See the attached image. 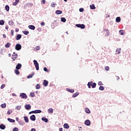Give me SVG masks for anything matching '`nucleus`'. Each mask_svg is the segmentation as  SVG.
Instances as JSON below:
<instances>
[{"instance_id":"f3484780","label":"nucleus","mask_w":131,"mask_h":131,"mask_svg":"<svg viewBox=\"0 0 131 131\" xmlns=\"http://www.w3.org/2000/svg\"><path fill=\"white\" fill-rule=\"evenodd\" d=\"M18 56V54H15L14 55H12V59H13V61H15V59L17 58V57Z\"/></svg>"},{"instance_id":"4468645a","label":"nucleus","mask_w":131,"mask_h":131,"mask_svg":"<svg viewBox=\"0 0 131 131\" xmlns=\"http://www.w3.org/2000/svg\"><path fill=\"white\" fill-rule=\"evenodd\" d=\"M24 118L25 122H26L27 123H28L29 122V119H28V117L24 116Z\"/></svg>"},{"instance_id":"f257e3e1","label":"nucleus","mask_w":131,"mask_h":131,"mask_svg":"<svg viewBox=\"0 0 131 131\" xmlns=\"http://www.w3.org/2000/svg\"><path fill=\"white\" fill-rule=\"evenodd\" d=\"M87 85L89 89H91V86H92V89H95L97 85V84L95 82L93 83V81H91L88 82Z\"/></svg>"},{"instance_id":"774afa93","label":"nucleus","mask_w":131,"mask_h":131,"mask_svg":"<svg viewBox=\"0 0 131 131\" xmlns=\"http://www.w3.org/2000/svg\"><path fill=\"white\" fill-rule=\"evenodd\" d=\"M3 37L4 38H6L7 37V36H6V34H3Z\"/></svg>"},{"instance_id":"09e8293b","label":"nucleus","mask_w":131,"mask_h":131,"mask_svg":"<svg viewBox=\"0 0 131 131\" xmlns=\"http://www.w3.org/2000/svg\"><path fill=\"white\" fill-rule=\"evenodd\" d=\"M5 86H6V84H2V85H1V89L2 90H3V89H4Z\"/></svg>"},{"instance_id":"e433bc0d","label":"nucleus","mask_w":131,"mask_h":131,"mask_svg":"<svg viewBox=\"0 0 131 131\" xmlns=\"http://www.w3.org/2000/svg\"><path fill=\"white\" fill-rule=\"evenodd\" d=\"M13 113V111L12 110H9L7 112V115H10L11 113Z\"/></svg>"},{"instance_id":"6e6552de","label":"nucleus","mask_w":131,"mask_h":131,"mask_svg":"<svg viewBox=\"0 0 131 131\" xmlns=\"http://www.w3.org/2000/svg\"><path fill=\"white\" fill-rule=\"evenodd\" d=\"M84 124L87 125V126H90L91 125V121L90 120H86L84 122Z\"/></svg>"},{"instance_id":"c03bdc74","label":"nucleus","mask_w":131,"mask_h":131,"mask_svg":"<svg viewBox=\"0 0 131 131\" xmlns=\"http://www.w3.org/2000/svg\"><path fill=\"white\" fill-rule=\"evenodd\" d=\"M36 90H39L40 89V85H39V84H37L36 85Z\"/></svg>"},{"instance_id":"20e7f679","label":"nucleus","mask_w":131,"mask_h":131,"mask_svg":"<svg viewBox=\"0 0 131 131\" xmlns=\"http://www.w3.org/2000/svg\"><path fill=\"white\" fill-rule=\"evenodd\" d=\"M19 97L20 98H21V99H27L28 98L27 95H26V94L24 93H20L19 95Z\"/></svg>"},{"instance_id":"3c124183","label":"nucleus","mask_w":131,"mask_h":131,"mask_svg":"<svg viewBox=\"0 0 131 131\" xmlns=\"http://www.w3.org/2000/svg\"><path fill=\"white\" fill-rule=\"evenodd\" d=\"M121 31H122V30H120L119 31V33H120V35H124V33L121 32Z\"/></svg>"},{"instance_id":"69168bd1","label":"nucleus","mask_w":131,"mask_h":131,"mask_svg":"<svg viewBox=\"0 0 131 131\" xmlns=\"http://www.w3.org/2000/svg\"><path fill=\"white\" fill-rule=\"evenodd\" d=\"M16 121H18V122H19V118L18 117L16 118Z\"/></svg>"},{"instance_id":"58836bf2","label":"nucleus","mask_w":131,"mask_h":131,"mask_svg":"<svg viewBox=\"0 0 131 131\" xmlns=\"http://www.w3.org/2000/svg\"><path fill=\"white\" fill-rule=\"evenodd\" d=\"M15 73L16 74V75H19V74H20V72H19V71L16 69L15 70Z\"/></svg>"},{"instance_id":"2eb2a0df","label":"nucleus","mask_w":131,"mask_h":131,"mask_svg":"<svg viewBox=\"0 0 131 131\" xmlns=\"http://www.w3.org/2000/svg\"><path fill=\"white\" fill-rule=\"evenodd\" d=\"M41 120H42V121H44L45 122H46V123L49 122V119L43 117L41 118Z\"/></svg>"},{"instance_id":"f8f14e48","label":"nucleus","mask_w":131,"mask_h":131,"mask_svg":"<svg viewBox=\"0 0 131 131\" xmlns=\"http://www.w3.org/2000/svg\"><path fill=\"white\" fill-rule=\"evenodd\" d=\"M22 37V35L21 34H17L16 37V40H19L21 39V38Z\"/></svg>"},{"instance_id":"72a5a7b5","label":"nucleus","mask_w":131,"mask_h":131,"mask_svg":"<svg viewBox=\"0 0 131 131\" xmlns=\"http://www.w3.org/2000/svg\"><path fill=\"white\" fill-rule=\"evenodd\" d=\"M48 112H49V113H53L54 110H53V108H50L48 110Z\"/></svg>"},{"instance_id":"5701e85b","label":"nucleus","mask_w":131,"mask_h":131,"mask_svg":"<svg viewBox=\"0 0 131 131\" xmlns=\"http://www.w3.org/2000/svg\"><path fill=\"white\" fill-rule=\"evenodd\" d=\"M85 112L88 113V114H90L91 113V111L90 109H89V108L86 107L85 108Z\"/></svg>"},{"instance_id":"e2e57ef3","label":"nucleus","mask_w":131,"mask_h":131,"mask_svg":"<svg viewBox=\"0 0 131 131\" xmlns=\"http://www.w3.org/2000/svg\"><path fill=\"white\" fill-rule=\"evenodd\" d=\"M19 32V29H16L15 32Z\"/></svg>"},{"instance_id":"0e129e2a","label":"nucleus","mask_w":131,"mask_h":131,"mask_svg":"<svg viewBox=\"0 0 131 131\" xmlns=\"http://www.w3.org/2000/svg\"><path fill=\"white\" fill-rule=\"evenodd\" d=\"M12 96H13V97H16V96H17V95H16V94L13 93Z\"/></svg>"},{"instance_id":"7c9ffc66","label":"nucleus","mask_w":131,"mask_h":131,"mask_svg":"<svg viewBox=\"0 0 131 131\" xmlns=\"http://www.w3.org/2000/svg\"><path fill=\"white\" fill-rule=\"evenodd\" d=\"M21 105H17L15 107V110H20L21 109Z\"/></svg>"},{"instance_id":"c756f323","label":"nucleus","mask_w":131,"mask_h":131,"mask_svg":"<svg viewBox=\"0 0 131 131\" xmlns=\"http://www.w3.org/2000/svg\"><path fill=\"white\" fill-rule=\"evenodd\" d=\"M5 10H6L7 12H9V11H10V7L9 6V5L5 6Z\"/></svg>"},{"instance_id":"4be33fe9","label":"nucleus","mask_w":131,"mask_h":131,"mask_svg":"<svg viewBox=\"0 0 131 131\" xmlns=\"http://www.w3.org/2000/svg\"><path fill=\"white\" fill-rule=\"evenodd\" d=\"M121 48H118L116 51V53L117 54V55H119V54H120V51H121Z\"/></svg>"},{"instance_id":"37998d69","label":"nucleus","mask_w":131,"mask_h":131,"mask_svg":"<svg viewBox=\"0 0 131 131\" xmlns=\"http://www.w3.org/2000/svg\"><path fill=\"white\" fill-rule=\"evenodd\" d=\"M99 90L100 91H104V90H105V89L104 88V86H100L99 88Z\"/></svg>"},{"instance_id":"338daca9","label":"nucleus","mask_w":131,"mask_h":131,"mask_svg":"<svg viewBox=\"0 0 131 131\" xmlns=\"http://www.w3.org/2000/svg\"><path fill=\"white\" fill-rule=\"evenodd\" d=\"M59 131H63V128H59Z\"/></svg>"},{"instance_id":"052dcab7","label":"nucleus","mask_w":131,"mask_h":131,"mask_svg":"<svg viewBox=\"0 0 131 131\" xmlns=\"http://www.w3.org/2000/svg\"><path fill=\"white\" fill-rule=\"evenodd\" d=\"M37 31L40 32V31H41V29L40 28H38L37 29Z\"/></svg>"},{"instance_id":"de8ad7c7","label":"nucleus","mask_w":131,"mask_h":131,"mask_svg":"<svg viewBox=\"0 0 131 131\" xmlns=\"http://www.w3.org/2000/svg\"><path fill=\"white\" fill-rule=\"evenodd\" d=\"M13 131H19V129L15 127L13 129Z\"/></svg>"},{"instance_id":"603ef678","label":"nucleus","mask_w":131,"mask_h":131,"mask_svg":"<svg viewBox=\"0 0 131 131\" xmlns=\"http://www.w3.org/2000/svg\"><path fill=\"white\" fill-rule=\"evenodd\" d=\"M11 34L12 36H13L14 35V30H11Z\"/></svg>"},{"instance_id":"393cba45","label":"nucleus","mask_w":131,"mask_h":131,"mask_svg":"<svg viewBox=\"0 0 131 131\" xmlns=\"http://www.w3.org/2000/svg\"><path fill=\"white\" fill-rule=\"evenodd\" d=\"M63 127L67 129H68V128H69V125H68L67 123H65L63 125Z\"/></svg>"},{"instance_id":"39448f33","label":"nucleus","mask_w":131,"mask_h":131,"mask_svg":"<svg viewBox=\"0 0 131 131\" xmlns=\"http://www.w3.org/2000/svg\"><path fill=\"white\" fill-rule=\"evenodd\" d=\"M22 49V46L20 43H17L15 46V50L16 51H20Z\"/></svg>"},{"instance_id":"a18cd8bd","label":"nucleus","mask_w":131,"mask_h":131,"mask_svg":"<svg viewBox=\"0 0 131 131\" xmlns=\"http://www.w3.org/2000/svg\"><path fill=\"white\" fill-rule=\"evenodd\" d=\"M30 96L32 98H33L34 97V96H35V94H34V93H31Z\"/></svg>"},{"instance_id":"6ab92c4d","label":"nucleus","mask_w":131,"mask_h":131,"mask_svg":"<svg viewBox=\"0 0 131 131\" xmlns=\"http://www.w3.org/2000/svg\"><path fill=\"white\" fill-rule=\"evenodd\" d=\"M18 124L20 125H25V122L22 120H20L18 121Z\"/></svg>"},{"instance_id":"ddd939ff","label":"nucleus","mask_w":131,"mask_h":131,"mask_svg":"<svg viewBox=\"0 0 131 131\" xmlns=\"http://www.w3.org/2000/svg\"><path fill=\"white\" fill-rule=\"evenodd\" d=\"M28 28H29V29H31V30H34V29H35V26L33 25H29L28 26Z\"/></svg>"},{"instance_id":"a19ab883","label":"nucleus","mask_w":131,"mask_h":131,"mask_svg":"<svg viewBox=\"0 0 131 131\" xmlns=\"http://www.w3.org/2000/svg\"><path fill=\"white\" fill-rule=\"evenodd\" d=\"M8 23L9 25H14V21L13 20H10Z\"/></svg>"},{"instance_id":"13d9d810","label":"nucleus","mask_w":131,"mask_h":131,"mask_svg":"<svg viewBox=\"0 0 131 131\" xmlns=\"http://www.w3.org/2000/svg\"><path fill=\"white\" fill-rule=\"evenodd\" d=\"M42 3L43 5H46V0H42Z\"/></svg>"},{"instance_id":"412c9836","label":"nucleus","mask_w":131,"mask_h":131,"mask_svg":"<svg viewBox=\"0 0 131 131\" xmlns=\"http://www.w3.org/2000/svg\"><path fill=\"white\" fill-rule=\"evenodd\" d=\"M120 21H121V18H120V17H116V22H117V23H119V22H120Z\"/></svg>"},{"instance_id":"4c0bfd02","label":"nucleus","mask_w":131,"mask_h":131,"mask_svg":"<svg viewBox=\"0 0 131 131\" xmlns=\"http://www.w3.org/2000/svg\"><path fill=\"white\" fill-rule=\"evenodd\" d=\"M1 107L2 108H6V107H7V104L6 103L2 104H1Z\"/></svg>"},{"instance_id":"5fc2aeb1","label":"nucleus","mask_w":131,"mask_h":131,"mask_svg":"<svg viewBox=\"0 0 131 131\" xmlns=\"http://www.w3.org/2000/svg\"><path fill=\"white\" fill-rule=\"evenodd\" d=\"M98 85H103V83H102V81L98 82Z\"/></svg>"},{"instance_id":"dca6fc26","label":"nucleus","mask_w":131,"mask_h":131,"mask_svg":"<svg viewBox=\"0 0 131 131\" xmlns=\"http://www.w3.org/2000/svg\"><path fill=\"white\" fill-rule=\"evenodd\" d=\"M66 91H67V92H69V93H71L72 94L73 93V92H74V90L70 89L69 88H67Z\"/></svg>"},{"instance_id":"680f3d73","label":"nucleus","mask_w":131,"mask_h":131,"mask_svg":"<svg viewBox=\"0 0 131 131\" xmlns=\"http://www.w3.org/2000/svg\"><path fill=\"white\" fill-rule=\"evenodd\" d=\"M5 29H7V30H8V29H9V26H6Z\"/></svg>"},{"instance_id":"864d4df0","label":"nucleus","mask_w":131,"mask_h":131,"mask_svg":"<svg viewBox=\"0 0 131 131\" xmlns=\"http://www.w3.org/2000/svg\"><path fill=\"white\" fill-rule=\"evenodd\" d=\"M43 70H44V71H45L46 72H48L49 71V70H48V68H46V67H45V68H43Z\"/></svg>"},{"instance_id":"6e6d98bb","label":"nucleus","mask_w":131,"mask_h":131,"mask_svg":"<svg viewBox=\"0 0 131 131\" xmlns=\"http://www.w3.org/2000/svg\"><path fill=\"white\" fill-rule=\"evenodd\" d=\"M39 49H40L39 46H37L36 48V51L39 50Z\"/></svg>"},{"instance_id":"423d86ee","label":"nucleus","mask_w":131,"mask_h":131,"mask_svg":"<svg viewBox=\"0 0 131 131\" xmlns=\"http://www.w3.org/2000/svg\"><path fill=\"white\" fill-rule=\"evenodd\" d=\"M76 27H78V28H81V29H84L85 28V25L84 24H76Z\"/></svg>"},{"instance_id":"c9c22d12","label":"nucleus","mask_w":131,"mask_h":131,"mask_svg":"<svg viewBox=\"0 0 131 131\" xmlns=\"http://www.w3.org/2000/svg\"><path fill=\"white\" fill-rule=\"evenodd\" d=\"M61 22L65 23V22H66V18H65V17H61Z\"/></svg>"},{"instance_id":"1a4fd4ad","label":"nucleus","mask_w":131,"mask_h":131,"mask_svg":"<svg viewBox=\"0 0 131 131\" xmlns=\"http://www.w3.org/2000/svg\"><path fill=\"white\" fill-rule=\"evenodd\" d=\"M25 108L26 110H30V109H31V105H30V104H26Z\"/></svg>"},{"instance_id":"f704fd0d","label":"nucleus","mask_w":131,"mask_h":131,"mask_svg":"<svg viewBox=\"0 0 131 131\" xmlns=\"http://www.w3.org/2000/svg\"><path fill=\"white\" fill-rule=\"evenodd\" d=\"M57 5L56 4V3L55 2H52L51 3V7H52V8H55V6H56Z\"/></svg>"},{"instance_id":"2f4dec72","label":"nucleus","mask_w":131,"mask_h":131,"mask_svg":"<svg viewBox=\"0 0 131 131\" xmlns=\"http://www.w3.org/2000/svg\"><path fill=\"white\" fill-rule=\"evenodd\" d=\"M23 33H24L25 35H27L29 34V32L28 31H23Z\"/></svg>"},{"instance_id":"7ed1b4c3","label":"nucleus","mask_w":131,"mask_h":131,"mask_svg":"<svg viewBox=\"0 0 131 131\" xmlns=\"http://www.w3.org/2000/svg\"><path fill=\"white\" fill-rule=\"evenodd\" d=\"M34 64L35 66L36 70H39V64H38V62H37V60H34Z\"/></svg>"},{"instance_id":"bf43d9fd","label":"nucleus","mask_w":131,"mask_h":131,"mask_svg":"<svg viewBox=\"0 0 131 131\" xmlns=\"http://www.w3.org/2000/svg\"><path fill=\"white\" fill-rule=\"evenodd\" d=\"M31 131H36V129H35V128H32L31 129Z\"/></svg>"},{"instance_id":"8fccbe9b","label":"nucleus","mask_w":131,"mask_h":131,"mask_svg":"<svg viewBox=\"0 0 131 131\" xmlns=\"http://www.w3.org/2000/svg\"><path fill=\"white\" fill-rule=\"evenodd\" d=\"M83 11H84V9L83 8L79 9V12H83Z\"/></svg>"},{"instance_id":"4d7b16f0","label":"nucleus","mask_w":131,"mask_h":131,"mask_svg":"<svg viewBox=\"0 0 131 131\" xmlns=\"http://www.w3.org/2000/svg\"><path fill=\"white\" fill-rule=\"evenodd\" d=\"M45 25H46V24L45 23V22H41V26H45Z\"/></svg>"},{"instance_id":"c85d7f7f","label":"nucleus","mask_w":131,"mask_h":131,"mask_svg":"<svg viewBox=\"0 0 131 131\" xmlns=\"http://www.w3.org/2000/svg\"><path fill=\"white\" fill-rule=\"evenodd\" d=\"M0 128L1 129H5L6 128V125L4 124L0 125Z\"/></svg>"},{"instance_id":"b1692460","label":"nucleus","mask_w":131,"mask_h":131,"mask_svg":"<svg viewBox=\"0 0 131 131\" xmlns=\"http://www.w3.org/2000/svg\"><path fill=\"white\" fill-rule=\"evenodd\" d=\"M62 13V12L61 10H56L55 12V13L57 14V15H61Z\"/></svg>"},{"instance_id":"ea45409f","label":"nucleus","mask_w":131,"mask_h":131,"mask_svg":"<svg viewBox=\"0 0 131 131\" xmlns=\"http://www.w3.org/2000/svg\"><path fill=\"white\" fill-rule=\"evenodd\" d=\"M103 30L104 31H105V32H106V34L107 36L109 35L110 33H109V30H108V29H104Z\"/></svg>"},{"instance_id":"a211bd4d","label":"nucleus","mask_w":131,"mask_h":131,"mask_svg":"<svg viewBox=\"0 0 131 131\" xmlns=\"http://www.w3.org/2000/svg\"><path fill=\"white\" fill-rule=\"evenodd\" d=\"M34 76V72H33L31 74H30L27 76V78L28 79L32 78V77H33Z\"/></svg>"},{"instance_id":"f03ea898","label":"nucleus","mask_w":131,"mask_h":131,"mask_svg":"<svg viewBox=\"0 0 131 131\" xmlns=\"http://www.w3.org/2000/svg\"><path fill=\"white\" fill-rule=\"evenodd\" d=\"M37 114L38 113H41V110H35V111H31V112H30L29 113V114Z\"/></svg>"},{"instance_id":"0eeeda50","label":"nucleus","mask_w":131,"mask_h":131,"mask_svg":"<svg viewBox=\"0 0 131 131\" xmlns=\"http://www.w3.org/2000/svg\"><path fill=\"white\" fill-rule=\"evenodd\" d=\"M30 119L32 121H35L36 120V117H35V115H32L30 116Z\"/></svg>"},{"instance_id":"9d476101","label":"nucleus","mask_w":131,"mask_h":131,"mask_svg":"<svg viewBox=\"0 0 131 131\" xmlns=\"http://www.w3.org/2000/svg\"><path fill=\"white\" fill-rule=\"evenodd\" d=\"M48 84H49V81H48L47 80H44L43 82V85L44 86H48Z\"/></svg>"},{"instance_id":"49530a36","label":"nucleus","mask_w":131,"mask_h":131,"mask_svg":"<svg viewBox=\"0 0 131 131\" xmlns=\"http://www.w3.org/2000/svg\"><path fill=\"white\" fill-rule=\"evenodd\" d=\"M105 70L106 71H109V70H110V68H109V67H105Z\"/></svg>"},{"instance_id":"79ce46f5","label":"nucleus","mask_w":131,"mask_h":131,"mask_svg":"<svg viewBox=\"0 0 131 131\" xmlns=\"http://www.w3.org/2000/svg\"><path fill=\"white\" fill-rule=\"evenodd\" d=\"M5 24V20H0V25H4Z\"/></svg>"},{"instance_id":"aec40b11","label":"nucleus","mask_w":131,"mask_h":131,"mask_svg":"<svg viewBox=\"0 0 131 131\" xmlns=\"http://www.w3.org/2000/svg\"><path fill=\"white\" fill-rule=\"evenodd\" d=\"M7 120H8L9 121V122H11V123H15V120L13 119H11L10 118H8L7 119Z\"/></svg>"},{"instance_id":"bb28decb","label":"nucleus","mask_w":131,"mask_h":131,"mask_svg":"<svg viewBox=\"0 0 131 131\" xmlns=\"http://www.w3.org/2000/svg\"><path fill=\"white\" fill-rule=\"evenodd\" d=\"M78 95H79V93L76 92L74 95H73L72 97L73 98H76Z\"/></svg>"},{"instance_id":"473e14b6","label":"nucleus","mask_w":131,"mask_h":131,"mask_svg":"<svg viewBox=\"0 0 131 131\" xmlns=\"http://www.w3.org/2000/svg\"><path fill=\"white\" fill-rule=\"evenodd\" d=\"M11 47V43L8 42L5 45V48H10Z\"/></svg>"},{"instance_id":"a878e982","label":"nucleus","mask_w":131,"mask_h":131,"mask_svg":"<svg viewBox=\"0 0 131 131\" xmlns=\"http://www.w3.org/2000/svg\"><path fill=\"white\" fill-rule=\"evenodd\" d=\"M90 9L91 10H95L96 9V7H95L94 4H92V5H90Z\"/></svg>"},{"instance_id":"9b49d317","label":"nucleus","mask_w":131,"mask_h":131,"mask_svg":"<svg viewBox=\"0 0 131 131\" xmlns=\"http://www.w3.org/2000/svg\"><path fill=\"white\" fill-rule=\"evenodd\" d=\"M21 67H22V64H21V63H18L16 67V69L19 70L21 69Z\"/></svg>"},{"instance_id":"cd10ccee","label":"nucleus","mask_w":131,"mask_h":131,"mask_svg":"<svg viewBox=\"0 0 131 131\" xmlns=\"http://www.w3.org/2000/svg\"><path fill=\"white\" fill-rule=\"evenodd\" d=\"M19 0H15V2L13 3V6H16V5H18L19 3Z\"/></svg>"}]
</instances>
